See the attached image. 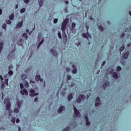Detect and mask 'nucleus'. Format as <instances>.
<instances>
[{
	"label": "nucleus",
	"instance_id": "17",
	"mask_svg": "<svg viewBox=\"0 0 131 131\" xmlns=\"http://www.w3.org/2000/svg\"><path fill=\"white\" fill-rule=\"evenodd\" d=\"M65 108V107L63 106H60L58 110V113H62V111H63V108Z\"/></svg>",
	"mask_w": 131,
	"mask_h": 131
},
{
	"label": "nucleus",
	"instance_id": "19",
	"mask_svg": "<svg viewBox=\"0 0 131 131\" xmlns=\"http://www.w3.org/2000/svg\"><path fill=\"white\" fill-rule=\"evenodd\" d=\"M38 4L39 7H42V5H43V0H38Z\"/></svg>",
	"mask_w": 131,
	"mask_h": 131
},
{
	"label": "nucleus",
	"instance_id": "45",
	"mask_svg": "<svg viewBox=\"0 0 131 131\" xmlns=\"http://www.w3.org/2000/svg\"><path fill=\"white\" fill-rule=\"evenodd\" d=\"M91 124V122L89 121H86V125H90Z\"/></svg>",
	"mask_w": 131,
	"mask_h": 131
},
{
	"label": "nucleus",
	"instance_id": "37",
	"mask_svg": "<svg viewBox=\"0 0 131 131\" xmlns=\"http://www.w3.org/2000/svg\"><path fill=\"white\" fill-rule=\"evenodd\" d=\"M58 37L60 38V39H62V35L61 34L60 32L58 33Z\"/></svg>",
	"mask_w": 131,
	"mask_h": 131
},
{
	"label": "nucleus",
	"instance_id": "54",
	"mask_svg": "<svg viewBox=\"0 0 131 131\" xmlns=\"http://www.w3.org/2000/svg\"><path fill=\"white\" fill-rule=\"evenodd\" d=\"M57 22H58V19L55 18L54 20V23H57Z\"/></svg>",
	"mask_w": 131,
	"mask_h": 131
},
{
	"label": "nucleus",
	"instance_id": "48",
	"mask_svg": "<svg viewBox=\"0 0 131 131\" xmlns=\"http://www.w3.org/2000/svg\"><path fill=\"white\" fill-rule=\"evenodd\" d=\"M71 71V69H70V68H67V72H70Z\"/></svg>",
	"mask_w": 131,
	"mask_h": 131
},
{
	"label": "nucleus",
	"instance_id": "30",
	"mask_svg": "<svg viewBox=\"0 0 131 131\" xmlns=\"http://www.w3.org/2000/svg\"><path fill=\"white\" fill-rule=\"evenodd\" d=\"M98 28L99 29V30H100V31H103V30H104V28H103V27L100 25L98 27Z\"/></svg>",
	"mask_w": 131,
	"mask_h": 131
},
{
	"label": "nucleus",
	"instance_id": "22",
	"mask_svg": "<svg viewBox=\"0 0 131 131\" xmlns=\"http://www.w3.org/2000/svg\"><path fill=\"white\" fill-rule=\"evenodd\" d=\"M21 78L22 80H25V79H26V78H27V76L25 74H23L21 76Z\"/></svg>",
	"mask_w": 131,
	"mask_h": 131
},
{
	"label": "nucleus",
	"instance_id": "44",
	"mask_svg": "<svg viewBox=\"0 0 131 131\" xmlns=\"http://www.w3.org/2000/svg\"><path fill=\"white\" fill-rule=\"evenodd\" d=\"M75 26H76V24L75 23H73L72 24V28H74V27H75Z\"/></svg>",
	"mask_w": 131,
	"mask_h": 131
},
{
	"label": "nucleus",
	"instance_id": "23",
	"mask_svg": "<svg viewBox=\"0 0 131 131\" xmlns=\"http://www.w3.org/2000/svg\"><path fill=\"white\" fill-rule=\"evenodd\" d=\"M14 17H15L14 13H12L11 15L9 16V19L10 20H14Z\"/></svg>",
	"mask_w": 131,
	"mask_h": 131
},
{
	"label": "nucleus",
	"instance_id": "57",
	"mask_svg": "<svg viewBox=\"0 0 131 131\" xmlns=\"http://www.w3.org/2000/svg\"><path fill=\"white\" fill-rule=\"evenodd\" d=\"M3 13V10L0 9V15H2V14Z\"/></svg>",
	"mask_w": 131,
	"mask_h": 131
},
{
	"label": "nucleus",
	"instance_id": "52",
	"mask_svg": "<svg viewBox=\"0 0 131 131\" xmlns=\"http://www.w3.org/2000/svg\"><path fill=\"white\" fill-rule=\"evenodd\" d=\"M124 36H125V34H124V33H122L121 37L123 38L124 37Z\"/></svg>",
	"mask_w": 131,
	"mask_h": 131
},
{
	"label": "nucleus",
	"instance_id": "26",
	"mask_svg": "<svg viewBox=\"0 0 131 131\" xmlns=\"http://www.w3.org/2000/svg\"><path fill=\"white\" fill-rule=\"evenodd\" d=\"M45 41V39H42L41 41L39 43V44L37 46V49H38V48H39V47H40V45H41L42 43V42H43Z\"/></svg>",
	"mask_w": 131,
	"mask_h": 131
},
{
	"label": "nucleus",
	"instance_id": "43",
	"mask_svg": "<svg viewBox=\"0 0 131 131\" xmlns=\"http://www.w3.org/2000/svg\"><path fill=\"white\" fill-rule=\"evenodd\" d=\"M96 102H101V99H100V97H97L96 99Z\"/></svg>",
	"mask_w": 131,
	"mask_h": 131
},
{
	"label": "nucleus",
	"instance_id": "47",
	"mask_svg": "<svg viewBox=\"0 0 131 131\" xmlns=\"http://www.w3.org/2000/svg\"><path fill=\"white\" fill-rule=\"evenodd\" d=\"M67 79L68 80H70V79H71V76L70 75L67 76Z\"/></svg>",
	"mask_w": 131,
	"mask_h": 131
},
{
	"label": "nucleus",
	"instance_id": "36",
	"mask_svg": "<svg viewBox=\"0 0 131 131\" xmlns=\"http://www.w3.org/2000/svg\"><path fill=\"white\" fill-rule=\"evenodd\" d=\"M27 33H29V35H31V33H32L33 31H32L31 32H29V29L26 30Z\"/></svg>",
	"mask_w": 131,
	"mask_h": 131
},
{
	"label": "nucleus",
	"instance_id": "64",
	"mask_svg": "<svg viewBox=\"0 0 131 131\" xmlns=\"http://www.w3.org/2000/svg\"><path fill=\"white\" fill-rule=\"evenodd\" d=\"M18 131H21V127H19L18 128Z\"/></svg>",
	"mask_w": 131,
	"mask_h": 131
},
{
	"label": "nucleus",
	"instance_id": "51",
	"mask_svg": "<svg viewBox=\"0 0 131 131\" xmlns=\"http://www.w3.org/2000/svg\"><path fill=\"white\" fill-rule=\"evenodd\" d=\"M38 37L39 39H40V38H41V33L38 34Z\"/></svg>",
	"mask_w": 131,
	"mask_h": 131
},
{
	"label": "nucleus",
	"instance_id": "3",
	"mask_svg": "<svg viewBox=\"0 0 131 131\" xmlns=\"http://www.w3.org/2000/svg\"><path fill=\"white\" fill-rule=\"evenodd\" d=\"M73 107H74V114H75L76 117H80V113H79V111H78V110H77V108H76V107H75L74 105H73Z\"/></svg>",
	"mask_w": 131,
	"mask_h": 131
},
{
	"label": "nucleus",
	"instance_id": "27",
	"mask_svg": "<svg viewBox=\"0 0 131 131\" xmlns=\"http://www.w3.org/2000/svg\"><path fill=\"white\" fill-rule=\"evenodd\" d=\"M101 105V102L96 101L95 102V106L98 107Z\"/></svg>",
	"mask_w": 131,
	"mask_h": 131
},
{
	"label": "nucleus",
	"instance_id": "24",
	"mask_svg": "<svg viewBox=\"0 0 131 131\" xmlns=\"http://www.w3.org/2000/svg\"><path fill=\"white\" fill-rule=\"evenodd\" d=\"M82 36L84 38H87L89 40V37H88V35H86V34L85 33H83L82 35Z\"/></svg>",
	"mask_w": 131,
	"mask_h": 131
},
{
	"label": "nucleus",
	"instance_id": "46",
	"mask_svg": "<svg viewBox=\"0 0 131 131\" xmlns=\"http://www.w3.org/2000/svg\"><path fill=\"white\" fill-rule=\"evenodd\" d=\"M8 69H9V70H11V69H13V65H12V64L10 65Z\"/></svg>",
	"mask_w": 131,
	"mask_h": 131
},
{
	"label": "nucleus",
	"instance_id": "29",
	"mask_svg": "<svg viewBox=\"0 0 131 131\" xmlns=\"http://www.w3.org/2000/svg\"><path fill=\"white\" fill-rule=\"evenodd\" d=\"M11 121L12 122V123H15V122L16 121V118H15V117H12Z\"/></svg>",
	"mask_w": 131,
	"mask_h": 131
},
{
	"label": "nucleus",
	"instance_id": "32",
	"mask_svg": "<svg viewBox=\"0 0 131 131\" xmlns=\"http://www.w3.org/2000/svg\"><path fill=\"white\" fill-rule=\"evenodd\" d=\"M25 11H26V9L25 8H22L21 10H20V13L21 14H23V13H25Z\"/></svg>",
	"mask_w": 131,
	"mask_h": 131
},
{
	"label": "nucleus",
	"instance_id": "59",
	"mask_svg": "<svg viewBox=\"0 0 131 131\" xmlns=\"http://www.w3.org/2000/svg\"><path fill=\"white\" fill-rule=\"evenodd\" d=\"M2 88H4V86H5V83H3L1 85Z\"/></svg>",
	"mask_w": 131,
	"mask_h": 131
},
{
	"label": "nucleus",
	"instance_id": "38",
	"mask_svg": "<svg viewBox=\"0 0 131 131\" xmlns=\"http://www.w3.org/2000/svg\"><path fill=\"white\" fill-rule=\"evenodd\" d=\"M121 70V67L120 66H118L117 67V71H120Z\"/></svg>",
	"mask_w": 131,
	"mask_h": 131
},
{
	"label": "nucleus",
	"instance_id": "40",
	"mask_svg": "<svg viewBox=\"0 0 131 131\" xmlns=\"http://www.w3.org/2000/svg\"><path fill=\"white\" fill-rule=\"evenodd\" d=\"M6 22L7 24H9V25H10L11 23H12V21H11V20H6Z\"/></svg>",
	"mask_w": 131,
	"mask_h": 131
},
{
	"label": "nucleus",
	"instance_id": "28",
	"mask_svg": "<svg viewBox=\"0 0 131 131\" xmlns=\"http://www.w3.org/2000/svg\"><path fill=\"white\" fill-rule=\"evenodd\" d=\"M8 74L9 75H10V76H12V75H13V74H14V72H13V71H9L8 72Z\"/></svg>",
	"mask_w": 131,
	"mask_h": 131
},
{
	"label": "nucleus",
	"instance_id": "42",
	"mask_svg": "<svg viewBox=\"0 0 131 131\" xmlns=\"http://www.w3.org/2000/svg\"><path fill=\"white\" fill-rule=\"evenodd\" d=\"M17 105L18 108H20V107H21V103H20L19 102V101H17Z\"/></svg>",
	"mask_w": 131,
	"mask_h": 131
},
{
	"label": "nucleus",
	"instance_id": "8",
	"mask_svg": "<svg viewBox=\"0 0 131 131\" xmlns=\"http://www.w3.org/2000/svg\"><path fill=\"white\" fill-rule=\"evenodd\" d=\"M50 53L53 54V56H54L55 57H58V53H57V51L56 50L54 49H51Z\"/></svg>",
	"mask_w": 131,
	"mask_h": 131
},
{
	"label": "nucleus",
	"instance_id": "15",
	"mask_svg": "<svg viewBox=\"0 0 131 131\" xmlns=\"http://www.w3.org/2000/svg\"><path fill=\"white\" fill-rule=\"evenodd\" d=\"M68 22H69V18H67L64 20L62 24L66 26H67V24H68Z\"/></svg>",
	"mask_w": 131,
	"mask_h": 131
},
{
	"label": "nucleus",
	"instance_id": "35",
	"mask_svg": "<svg viewBox=\"0 0 131 131\" xmlns=\"http://www.w3.org/2000/svg\"><path fill=\"white\" fill-rule=\"evenodd\" d=\"M2 28L3 29H7V24H4L2 26Z\"/></svg>",
	"mask_w": 131,
	"mask_h": 131
},
{
	"label": "nucleus",
	"instance_id": "14",
	"mask_svg": "<svg viewBox=\"0 0 131 131\" xmlns=\"http://www.w3.org/2000/svg\"><path fill=\"white\" fill-rule=\"evenodd\" d=\"M113 77L115 79H118V75L117 74V72H114L113 73Z\"/></svg>",
	"mask_w": 131,
	"mask_h": 131
},
{
	"label": "nucleus",
	"instance_id": "39",
	"mask_svg": "<svg viewBox=\"0 0 131 131\" xmlns=\"http://www.w3.org/2000/svg\"><path fill=\"white\" fill-rule=\"evenodd\" d=\"M69 129H70V127H67L66 128L63 129V131H69Z\"/></svg>",
	"mask_w": 131,
	"mask_h": 131
},
{
	"label": "nucleus",
	"instance_id": "16",
	"mask_svg": "<svg viewBox=\"0 0 131 131\" xmlns=\"http://www.w3.org/2000/svg\"><path fill=\"white\" fill-rule=\"evenodd\" d=\"M72 99H73V95H72V93H70L68 96V100L70 101Z\"/></svg>",
	"mask_w": 131,
	"mask_h": 131
},
{
	"label": "nucleus",
	"instance_id": "55",
	"mask_svg": "<svg viewBox=\"0 0 131 131\" xmlns=\"http://www.w3.org/2000/svg\"><path fill=\"white\" fill-rule=\"evenodd\" d=\"M38 100V98L37 97H36V98H35L34 101L35 102H37Z\"/></svg>",
	"mask_w": 131,
	"mask_h": 131
},
{
	"label": "nucleus",
	"instance_id": "58",
	"mask_svg": "<svg viewBox=\"0 0 131 131\" xmlns=\"http://www.w3.org/2000/svg\"><path fill=\"white\" fill-rule=\"evenodd\" d=\"M106 63V61H104L102 63V65H105V64Z\"/></svg>",
	"mask_w": 131,
	"mask_h": 131
},
{
	"label": "nucleus",
	"instance_id": "53",
	"mask_svg": "<svg viewBox=\"0 0 131 131\" xmlns=\"http://www.w3.org/2000/svg\"><path fill=\"white\" fill-rule=\"evenodd\" d=\"M16 123H19V122H20V120L18 118L16 119Z\"/></svg>",
	"mask_w": 131,
	"mask_h": 131
},
{
	"label": "nucleus",
	"instance_id": "1",
	"mask_svg": "<svg viewBox=\"0 0 131 131\" xmlns=\"http://www.w3.org/2000/svg\"><path fill=\"white\" fill-rule=\"evenodd\" d=\"M82 100H85V96L83 95H79L78 97V98L76 99L77 103H80Z\"/></svg>",
	"mask_w": 131,
	"mask_h": 131
},
{
	"label": "nucleus",
	"instance_id": "7",
	"mask_svg": "<svg viewBox=\"0 0 131 131\" xmlns=\"http://www.w3.org/2000/svg\"><path fill=\"white\" fill-rule=\"evenodd\" d=\"M20 94L23 95H26V96H28V92H27V90L25 89L20 91Z\"/></svg>",
	"mask_w": 131,
	"mask_h": 131
},
{
	"label": "nucleus",
	"instance_id": "50",
	"mask_svg": "<svg viewBox=\"0 0 131 131\" xmlns=\"http://www.w3.org/2000/svg\"><path fill=\"white\" fill-rule=\"evenodd\" d=\"M85 119L86 121H89V117H88V116H85Z\"/></svg>",
	"mask_w": 131,
	"mask_h": 131
},
{
	"label": "nucleus",
	"instance_id": "11",
	"mask_svg": "<svg viewBox=\"0 0 131 131\" xmlns=\"http://www.w3.org/2000/svg\"><path fill=\"white\" fill-rule=\"evenodd\" d=\"M128 55H129V52L128 51L125 53L123 55V59H127Z\"/></svg>",
	"mask_w": 131,
	"mask_h": 131
},
{
	"label": "nucleus",
	"instance_id": "31",
	"mask_svg": "<svg viewBox=\"0 0 131 131\" xmlns=\"http://www.w3.org/2000/svg\"><path fill=\"white\" fill-rule=\"evenodd\" d=\"M9 83V80L8 79H5L4 84H6V85H8Z\"/></svg>",
	"mask_w": 131,
	"mask_h": 131
},
{
	"label": "nucleus",
	"instance_id": "34",
	"mask_svg": "<svg viewBox=\"0 0 131 131\" xmlns=\"http://www.w3.org/2000/svg\"><path fill=\"white\" fill-rule=\"evenodd\" d=\"M14 113H19V108H15L14 110Z\"/></svg>",
	"mask_w": 131,
	"mask_h": 131
},
{
	"label": "nucleus",
	"instance_id": "25",
	"mask_svg": "<svg viewBox=\"0 0 131 131\" xmlns=\"http://www.w3.org/2000/svg\"><path fill=\"white\" fill-rule=\"evenodd\" d=\"M23 37H24L26 39H27V38H28V36H27V34H26V33H24L23 35Z\"/></svg>",
	"mask_w": 131,
	"mask_h": 131
},
{
	"label": "nucleus",
	"instance_id": "20",
	"mask_svg": "<svg viewBox=\"0 0 131 131\" xmlns=\"http://www.w3.org/2000/svg\"><path fill=\"white\" fill-rule=\"evenodd\" d=\"M24 83L25 88H28L29 86V84L28 83V82H27V81H24Z\"/></svg>",
	"mask_w": 131,
	"mask_h": 131
},
{
	"label": "nucleus",
	"instance_id": "21",
	"mask_svg": "<svg viewBox=\"0 0 131 131\" xmlns=\"http://www.w3.org/2000/svg\"><path fill=\"white\" fill-rule=\"evenodd\" d=\"M4 48V43H0V53H2V51H3V49Z\"/></svg>",
	"mask_w": 131,
	"mask_h": 131
},
{
	"label": "nucleus",
	"instance_id": "49",
	"mask_svg": "<svg viewBox=\"0 0 131 131\" xmlns=\"http://www.w3.org/2000/svg\"><path fill=\"white\" fill-rule=\"evenodd\" d=\"M24 2L25 4H28V3H29V0H24Z\"/></svg>",
	"mask_w": 131,
	"mask_h": 131
},
{
	"label": "nucleus",
	"instance_id": "61",
	"mask_svg": "<svg viewBox=\"0 0 131 131\" xmlns=\"http://www.w3.org/2000/svg\"><path fill=\"white\" fill-rule=\"evenodd\" d=\"M66 4L67 5H68V4H69V2H68V1H66Z\"/></svg>",
	"mask_w": 131,
	"mask_h": 131
},
{
	"label": "nucleus",
	"instance_id": "63",
	"mask_svg": "<svg viewBox=\"0 0 131 131\" xmlns=\"http://www.w3.org/2000/svg\"><path fill=\"white\" fill-rule=\"evenodd\" d=\"M15 9H18V5H16L15 6Z\"/></svg>",
	"mask_w": 131,
	"mask_h": 131
},
{
	"label": "nucleus",
	"instance_id": "2",
	"mask_svg": "<svg viewBox=\"0 0 131 131\" xmlns=\"http://www.w3.org/2000/svg\"><path fill=\"white\" fill-rule=\"evenodd\" d=\"M67 26L63 24H62L61 25V30L62 32V35L63 36H66V37H67V35H66V32Z\"/></svg>",
	"mask_w": 131,
	"mask_h": 131
},
{
	"label": "nucleus",
	"instance_id": "10",
	"mask_svg": "<svg viewBox=\"0 0 131 131\" xmlns=\"http://www.w3.org/2000/svg\"><path fill=\"white\" fill-rule=\"evenodd\" d=\"M109 84H110L109 81L105 82L104 84L102 85L103 89H104V90H106V88H108V86H109Z\"/></svg>",
	"mask_w": 131,
	"mask_h": 131
},
{
	"label": "nucleus",
	"instance_id": "6",
	"mask_svg": "<svg viewBox=\"0 0 131 131\" xmlns=\"http://www.w3.org/2000/svg\"><path fill=\"white\" fill-rule=\"evenodd\" d=\"M15 57V52L12 51L9 53V54L8 56V59H10V58L12 59Z\"/></svg>",
	"mask_w": 131,
	"mask_h": 131
},
{
	"label": "nucleus",
	"instance_id": "41",
	"mask_svg": "<svg viewBox=\"0 0 131 131\" xmlns=\"http://www.w3.org/2000/svg\"><path fill=\"white\" fill-rule=\"evenodd\" d=\"M20 87L21 90H23L24 89V86L23 85V84L22 83H20Z\"/></svg>",
	"mask_w": 131,
	"mask_h": 131
},
{
	"label": "nucleus",
	"instance_id": "60",
	"mask_svg": "<svg viewBox=\"0 0 131 131\" xmlns=\"http://www.w3.org/2000/svg\"><path fill=\"white\" fill-rule=\"evenodd\" d=\"M0 78L1 79V80H3L4 78H3V76H0Z\"/></svg>",
	"mask_w": 131,
	"mask_h": 131
},
{
	"label": "nucleus",
	"instance_id": "4",
	"mask_svg": "<svg viewBox=\"0 0 131 131\" xmlns=\"http://www.w3.org/2000/svg\"><path fill=\"white\" fill-rule=\"evenodd\" d=\"M11 107V102L10 101H7L6 103V108L8 111L9 112V116H11V109L10 108Z\"/></svg>",
	"mask_w": 131,
	"mask_h": 131
},
{
	"label": "nucleus",
	"instance_id": "18",
	"mask_svg": "<svg viewBox=\"0 0 131 131\" xmlns=\"http://www.w3.org/2000/svg\"><path fill=\"white\" fill-rule=\"evenodd\" d=\"M22 42H23V39H20L19 40H18L17 42L18 46H22Z\"/></svg>",
	"mask_w": 131,
	"mask_h": 131
},
{
	"label": "nucleus",
	"instance_id": "33",
	"mask_svg": "<svg viewBox=\"0 0 131 131\" xmlns=\"http://www.w3.org/2000/svg\"><path fill=\"white\" fill-rule=\"evenodd\" d=\"M125 49V47H124V46H122L120 48V52H122V51H123V50H124Z\"/></svg>",
	"mask_w": 131,
	"mask_h": 131
},
{
	"label": "nucleus",
	"instance_id": "5",
	"mask_svg": "<svg viewBox=\"0 0 131 131\" xmlns=\"http://www.w3.org/2000/svg\"><path fill=\"white\" fill-rule=\"evenodd\" d=\"M30 94H31V97H34V96H37V95H38V93H35V91L33 89H31L30 90Z\"/></svg>",
	"mask_w": 131,
	"mask_h": 131
},
{
	"label": "nucleus",
	"instance_id": "9",
	"mask_svg": "<svg viewBox=\"0 0 131 131\" xmlns=\"http://www.w3.org/2000/svg\"><path fill=\"white\" fill-rule=\"evenodd\" d=\"M35 80H36V81H43V80L42 79H41V78L40 77V75H38L36 76L35 77Z\"/></svg>",
	"mask_w": 131,
	"mask_h": 131
},
{
	"label": "nucleus",
	"instance_id": "13",
	"mask_svg": "<svg viewBox=\"0 0 131 131\" xmlns=\"http://www.w3.org/2000/svg\"><path fill=\"white\" fill-rule=\"evenodd\" d=\"M23 25V20H21L20 21L17 25H16V28H20L22 27V26Z\"/></svg>",
	"mask_w": 131,
	"mask_h": 131
},
{
	"label": "nucleus",
	"instance_id": "62",
	"mask_svg": "<svg viewBox=\"0 0 131 131\" xmlns=\"http://www.w3.org/2000/svg\"><path fill=\"white\" fill-rule=\"evenodd\" d=\"M89 26H86V29H87V31H89Z\"/></svg>",
	"mask_w": 131,
	"mask_h": 131
},
{
	"label": "nucleus",
	"instance_id": "56",
	"mask_svg": "<svg viewBox=\"0 0 131 131\" xmlns=\"http://www.w3.org/2000/svg\"><path fill=\"white\" fill-rule=\"evenodd\" d=\"M30 83H34V81H33V80H30Z\"/></svg>",
	"mask_w": 131,
	"mask_h": 131
},
{
	"label": "nucleus",
	"instance_id": "12",
	"mask_svg": "<svg viewBox=\"0 0 131 131\" xmlns=\"http://www.w3.org/2000/svg\"><path fill=\"white\" fill-rule=\"evenodd\" d=\"M72 67L73 68L72 73H74V74H75L77 72V69H76V67H75V66L74 64H73Z\"/></svg>",
	"mask_w": 131,
	"mask_h": 131
}]
</instances>
